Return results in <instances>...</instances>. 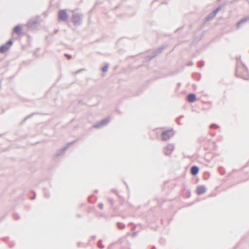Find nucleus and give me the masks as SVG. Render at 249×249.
I'll use <instances>...</instances> for the list:
<instances>
[{
	"mask_svg": "<svg viewBox=\"0 0 249 249\" xmlns=\"http://www.w3.org/2000/svg\"><path fill=\"white\" fill-rule=\"evenodd\" d=\"M236 75L245 80L249 79V72L246 66L243 64H239L236 70Z\"/></svg>",
	"mask_w": 249,
	"mask_h": 249,
	"instance_id": "f257e3e1",
	"label": "nucleus"
},
{
	"mask_svg": "<svg viewBox=\"0 0 249 249\" xmlns=\"http://www.w3.org/2000/svg\"><path fill=\"white\" fill-rule=\"evenodd\" d=\"M173 135V132L172 130H166L163 131L161 134V138L163 141H166L170 139Z\"/></svg>",
	"mask_w": 249,
	"mask_h": 249,
	"instance_id": "f03ea898",
	"label": "nucleus"
},
{
	"mask_svg": "<svg viewBox=\"0 0 249 249\" xmlns=\"http://www.w3.org/2000/svg\"><path fill=\"white\" fill-rule=\"evenodd\" d=\"M174 150V147L172 145H168L165 147L164 150V154L166 155H170Z\"/></svg>",
	"mask_w": 249,
	"mask_h": 249,
	"instance_id": "7ed1b4c3",
	"label": "nucleus"
},
{
	"mask_svg": "<svg viewBox=\"0 0 249 249\" xmlns=\"http://www.w3.org/2000/svg\"><path fill=\"white\" fill-rule=\"evenodd\" d=\"M68 15L65 10H61L59 13V18L61 20H66L68 18Z\"/></svg>",
	"mask_w": 249,
	"mask_h": 249,
	"instance_id": "20e7f679",
	"label": "nucleus"
},
{
	"mask_svg": "<svg viewBox=\"0 0 249 249\" xmlns=\"http://www.w3.org/2000/svg\"><path fill=\"white\" fill-rule=\"evenodd\" d=\"M206 191V189L204 186H200L197 187L196 192L198 195H201L204 193Z\"/></svg>",
	"mask_w": 249,
	"mask_h": 249,
	"instance_id": "39448f33",
	"label": "nucleus"
},
{
	"mask_svg": "<svg viewBox=\"0 0 249 249\" xmlns=\"http://www.w3.org/2000/svg\"><path fill=\"white\" fill-rule=\"evenodd\" d=\"M196 96L194 94H189L187 96V100L189 102L192 103L196 101Z\"/></svg>",
	"mask_w": 249,
	"mask_h": 249,
	"instance_id": "423d86ee",
	"label": "nucleus"
},
{
	"mask_svg": "<svg viewBox=\"0 0 249 249\" xmlns=\"http://www.w3.org/2000/svg\"><path fill=\"white\" fill-rule=\"evenodd\" d=\"M198 171H199L198 168L196 166H194L192 167V168L191 169V173L193 175H196L198 173Z\"/></svg>",
	"mask_w": 249,
	"mask_h": 249,
	"instance_id": "0eeeda50",
	"label": "nucleus"
},
{
	"mask_svg": "<svg viewBox=\"0 0 249 249\" xmlns=\"http://www.w3.org/2000/svg\"><path fill=\"white\" fill-rule=\"evenodd\" d=\"M14 31L18 35H20L21 34L22 28L21 26L18 25L16 26L14 29Z\"/></svg>",
	"mask_w": 249,
	"mask_h": 249,
	"instance_id": "6e6552de",
	"label": "nucleus"
},
{
	"mask_svg": "<svg viewBox=\"0 0 249 249\" xmlns=\"http://www.w3.org/2000/svg\"><path fill=\"white\" fill-rule=\"evenodd\" d=\"M9 49V46L7 45H3L0 48V52L2 53H5Z\"/></svg>",
	"mask_w": 249,
	"mask_h": 249,
	"instance_id": "1a4fd4ad",
	"label": "nucleus"
},
{
	"mask_svg": "<svg viewBox=\"0 0 249 249\" xmlns=\"http://www.w3.org/2000/svg\"><path fill=\"white\" fill-rule=\"evenodd\" d=\"M108 67L107 66H105L102 68V71L103 72H106L107 71Z\"/></svg>",
	"mask_w": 249,
	"mask_h": 249,
	"instance_id": "9d476101",
	"label": "nucleus"
},
{
	"mask_svg": "<svg viewBox=\"0 0 249 249\" xmlns=\"http://www.w3.org/2000/svg\"><path fill=\"white\" fill-rule=\"evenodd\" d=\"M13 44V42L11 40H9L8 42H7V44H8V46H10L12 45Z\"/></svg>",
	"mask_w": 249,
	"mask_h": 249,
	"instance_id": "9b49d317",
	"label": "nucleus"
}]
</instances>
